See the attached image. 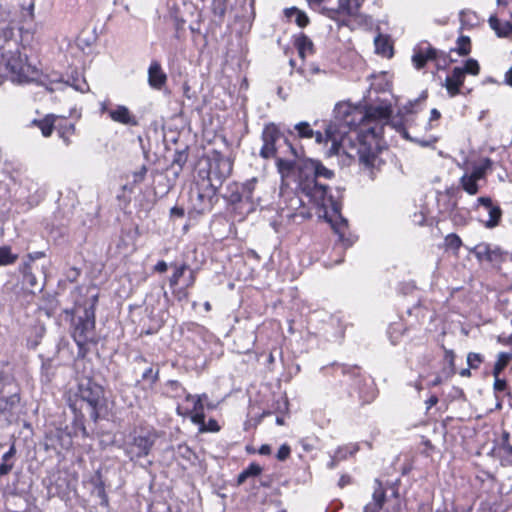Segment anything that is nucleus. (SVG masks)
Instances as JSON below:
<instances>
[{"mask_svg": "<svg viewBox=\"0 0 512 512\" xmlns=\"http://www.w3.org/2000/svg\"><path fill=\"white\" fill-rule=\"evenodd\" d=\"M335 119L327 126L331 139V154L344 153L374 177L384 163L381 153L386 148L383 141L382 121L389 116L390 107L370 106L365 110L350 105H338Z\"/></svg>", "mask_w": 512, "mask_h": 512, "instance_id": "obj_1", "label": "nucleus"}, {"mask_svg": "<svg viewBox=\"0 0 512 512\" xmlns=\"http://www.w3.org/2000/svg\"><path fill=\"white\" fill-rule=\"evenodd\" d=\"M276 166L282 178H293L297 192L305 196L308 203L322 213L331 224L338 235L335 248L343 251L351 247L357 237L349 232L348 221L340 212V203L331 195L329 187L321 181L332 179L335 176L334 171L325 167L319 160L310 158L297 162L277 158Z\"/></svg>", "mask_w": 512, "mask_h": 512, "instance_id": "obj_2", "label": "nucleus"}, {"mask_svg": "<svg viewBox=\"0 0 512 512\" xmlns=\"http://www.w3.org/2000/svg\"><path fill=\"white\" fill-rule=\"evenodd\" d=\"M27 32L15 18V14L6 7H0V52L2 53V66L10 73L13 82L24 84L34 81L38 76L35 66L27 62V56L22 55L21 49Z\"/></svg>", "mask_w": 512, "mask_h": 512, "instance_id": "obj_3", "label": "nucleus"}, {"mask_svg": "<svg viewBox=\"0 0 512 512\" xmlns=\"http://www.w3.org/2000/svg\"><path fill=\"white\" fill-rule=\"evenodd\" d=\"M98 292L95 287L86 289L85 298L77 299L70 311L72 337L80 350L90 342H95V307L98 303Z\"/></svg>", "mask_w": 512, "mask_h": 512, "instance_id": "obj_4", "label": "nucleus"}, {"mask_svg": "<svg viewBox=\"0 0 512 512\" xmlns=\"http://www.w3.org/2000/svg\"><path fill=\"white\" fill-rule=\"evenodd\" d=\"M205 167L198 172L204 184L220 188L232 172V161L218 151H212L204 159Z\"/></svg>", "mask_w": 512, "mask_h": 512, "instance_id": "obj_5", "label": "nucleus"}, {"mask_svg": "<svg viewBox=\"0 0 512 512\" xmlns=\"http://www.w3.org/2000/svg\"><path fill=\"white\" fill-rule=\"evenodd\" d=\"M78 396L85 403L89 418L96 422L105 403L103 387L91 378L83 379L78 385Z\"/></svg>", "mask_w": 512, "mask_h": 512, "instance_id": "obj_6", "label": "nucleus"}, {"mask_svg": "<svg viewBox=\"0 0 512 512\" xmlns=\"http://www.w3.org/2000/svg\"><path fill=\"white\" fill-rule=\"evenodd\" d=\"M399 506L397 488L394 485L385 488L378 479H375L372 501L364 506L363 512H396Z\"/></svg>", "mask_w": 512, "mask_h": 512, "instance_id": "obj_7", "label": "nucleus"}, {"mask_svg": "<svg viewBox=\"0 0 512 512\" xmlns=\"http://www.w3.org/2000/svg\"><path fill=\"white\" fill-rule=\"evenodd\" d=\"M281 138L284 139V142L287 145L290 153L295 158H298L301 151L295 148L290 140L285 136V130H283L279 124H275L273 122L266 124L263 128L261 134L263 145L260 149L259 155L263 159H270L275 157L277 153L276 143Z\"/></svg>", "mask_w": 512, "mask_h": 512, "instance_id": "obj_8", "label": "nucleus"}, {"mask_svg": "<svg viewBox=\"0 0 512 512\" xmlns=\"http://www.w3.org/2000/svg\"><path fill=\"white\" fill-rule=\"evenodd\" d=\"M156 441V435L150 431L141 430L134 433L124 444V452L131 461H137L149 455Z\"/></svg>", "mask_w": 512, "mask_h": 512, "instance_id": "obj_9", "label": "nucleus"}, {"mask_svg": "<svg viewBox=\"0 0 512 512\" xmlns=\"http://www.w3.org/2000/svg\"><path fill=\"white\" fill-rule=\"evenodd\" d=\"M218 188L204 184L203 180L197 182L196 189L191 191L193 209L198 213H205L212 209L216 201Z\"/></svg>", "mask_w": 512, "mask_h": 512, "instance_id": "obj_10", "label": "nucleus"}, {"mask_svg": "<svg viewBox=\"0 0 512 512\" xmlns=\"http://www.w3.org/2000/svg\"><path fill=\"white\" fill-rule=\"evenodd\" d=\"M321 371L325 376H332L341 383L354 381L360 375V368L341 363H332L330 366L322 367Z\"/></svg>", "mask_w": 512, "mask_h": 512, "instance_id": "obj_11", "label": "nucleus"}, {"mask_svg": "<svg viewBox=\"0 0 512 512\" xmlns=\"http://www.w3.org/2000/svg\"><path fill=\"white\" fill-rule=\"evenodd\" d=\"M391 115V112L389 113ZM383 128L385 126H391L394 128L398 133H400L405 139H409L417 144H419L422 147H433L435 143L438 141V137L433 135H428L424 138H412L407 131L403 121L401 118H392L390 119V116H388L386 119H384L382 122Z\"/></svg>", "mask_w": 512, "mask_h": 512, "instance_id": "obj_12", "label": "nucleus"}, {"mask_svg": "<svg viewBox=\"0 0 512 512\" xmlns=\"http://www.w3.org/2000/svg\"><path fill=\"white\" fill-rule=\"evenodd\" d=\"M429 60L436 61L437 67H441L440 60L438 59V50L436 48L427 44L426 46H419L414 49L412 63L416 69H422Z\"/></svg>", "mask_w": 512, "mask_h": 512, "instance_id": "obj_13", "label": "nucleus"}, {"mask_svg": "<svg viewBox=\"0 0 512 512\" xmlns=\"http://www.w3.org/2000/svg\"><path fill=\"white\" fill-rule=\"evenodd\" d=\"M289 219H300L301 221L312 217L309 207H306L304 200L299 195H293L288 200L287 213L285 215Z\"/></svg>", "mask_w": 512, "mask_h": 512, "instance_id": "obj_14", "label": "nucleus"}, {"mask_svg": "<svg viewBox=\"0 0 512 512\" xmlns=\"http://www.w3.org/2000/svg\"><path fill=\"white\" fill-rule=\"evenodd\" d=\"M470 252L473 253L479 261L497 263L502 259L501 249L487 243H480L474 246Z\"/></svg>", "mask_w": 512, "mask_h": 512, "instance_id": "obj_15", "label": "nucleus"}, {"mask_svg": "<svg viewBox=\"0 0 512 512\" xmlns=\"http://www.w3.org/2000/svg\"><path fill=\"white\" fill-rule=\"evenodd\" d=\"M110 119L124 126L135 127L139 125V120L135 114L125 105L115 104L110 111Z\"/></svg>", "mask_w": 512, "mask_h": 512, "instance_id": "obj_16", "label": "nucleus"}, {"mask_svg": "<svg viewBox=\"0 0 512 512\" xmlns=\"http://www.w3.org/2000/svg\"><path fill=\"white\" fill-rule=\"evenodd\" d=\"M464 80V70L461 67H455L451 75L446 77L444 84L450 97H455L460 93V87L464 83Z\"/></svg>", "mask_w": 512, "mask_h": 512, "instance_id": "obj_17", "label": "nucleus"}, {"mask_svg": "<svg viewBox=\"0 0 512 512\" xmlns=\"http://www.w3.org/2000/svg\"><path fill=\"white\" fill-rule=\"evenodd\" d=\"M167 81V76L159 62L153 61L148 69V83L154 89H161Z\"/></svg>", "mask_w": 512, "mask_h": 512, "instance_id": "obj_18", "label": "nucleus"}, {"mask_svg": "<svg viewBox=\"0 0 512 512\" xmlns=\"http://www.w3.org/2000/svg\"><path fill=\"white\" fill-rule=\"evenodd\" d=\"M54 129L65 145L68 146L71 143L70 137L75 132V125L62 117L56 116Z\"/></svg>", "mask_w": 512, "mask_h": 512, "instance_id": "obj_19", "label": "nucleus"}, {"mask_svg": "<svg viewBox=\"0 0 512 512\" xmlns=\"http://www.w3.org/2000/svg\"><path fill=\"white\" fill-rule=\"evenodd\" d=\"M489 26L500 38L508 37L512 34V22L500 21L496 15H491L488 19Z\"/></svg>", "mask_w": 512, "mask_h": 512, "instance_id": "obj_20", "label": "nucleus"}, {"mask_svg": "<svg viewBox=\"0 0 512 512\" xmlns=\"http://www.w3.org/2000/svg\"><path fill=\"white\" fill-rule=\"evenodd\" d=\"M163 393L167 397L178 399L189 394L183 385L177 380H169L164 384Z\"/></svg>", "mask_w": 512, "mask_h": 512, "instance_id": "obj_21", "label": "nucleus"}, {"mask_svg": "<svg viewBox=\"0 0 512 512\" xmlns=\"http://www.w3.org/2000/svg\"><path fill=\"white\" fill-rule=\"evenodd\" d=\"M91 482L94 486L93 493L100 499V505L107 507L109 499L105 491V484L100 471L96 472Z\"/></svg>", "mask_w": 512, "mask_h": 512, "instance_id": "obj_22", "label": "nucleus"}, {"mask_svg": "<svg viewBox=\"0 0 512 512\" xmlns=\"http://www.w3.org/2000/svg\"><path fill=\"white\" fill-rule=\"evenodd\" d=\"M287 134L300 139H311L314 137V130L311 125L306 121H301L294 125V128L287 129Z\"/></svg>", "mask_w": 512, "mask_h": 512, "instance_id": "obj_23", "label": "nucleus"}, {"mask_svg": "<svg viewBox=\"0 0 512 512\" xmlns=\"http://www.w3.org/2000/svg\"><path fill=\"white\" fill-rule=\"evenodd\" d=\"M284 14L289 21H294L301 28H304L309 24L307 14L296 7L286 8L284 10Z\"/></svg>", "mask_w": 512, "mask_h": 512, "instance_id": "obj_24", "label": "nucleus"}, {"mask_svg": "<svg viewBox=\"0 0 512 512\" xmlns=\"http://www.w3.org/2000/svg\"><path fill=\"white\" fill-rule=\"evenodd\" d=\"M55 120L56 115L50 114L41 120L34 119L32 124L41 130L44 137H49L55 128Z\"/></svg>", "mask_w": 512, "mask_h": 512, "instance_id": "obj_25", "label": "nucleus"}, {"mask_svg": "<svg viewBox=\"0 0 512 512\" xmlns=\"http://www.w3.org/2000/svg\"><path fill=\"white\" fill-rule=\"evenodd\" d=\"M493 161L490 158H483L479 164L474 165L471 175L478 180L485 179L488 171L492 170Z\"/></svg>", "mask_w": 512, "mask_h": 512, "instance_id": "obj_26", "label": "nucleus"}, {"mask_svg": "<svg viewBox=\"0 0 512 512\" xmlns=\"http://www.w3.org/2000/svg\"><path fill=\"white\" fill-rule=\"evenodd\" d=\"M295 46L301 57L310 54L313 51V42L305 34L301 33L295 40Z\"/></svg>", "mask_w": 512, "mask_h": 512, "instance_id": "obj_27", "label": "nucleus"}, {"mask_svg": "<svg viewBox=\"0 0 512 512\" xmlns=\"http://www.w3.org/2000/svg\"><path fill=\"white\" fill-rule=\"evenodd\" d=\"M479 180L477 178L472 177L471 174L465 173L460 178V185L465 192L469 195H475L479 191V186L477 184Z\"/></svg>", "mask_w": 512, "mask_h": 512, "instance_id": "obj_28", "label": "nucleus"}, {"mask_svg": "<svg viewBox=\"0 0 512 512\" xmlns=\"http://www.w3.org/2000/svg\"><path fill=\"white\" fill-rule=\"evenodd\" d=\"M375 51L382 56L392 55V46L387 37L379 34L374 39Z\"/></svg>", "mask_w": 512, "mask_h": 512, "instance_id": "obj_29", "label": "nucleus"}, {"mask_svg": "<svg viewBox=\"0 0 512 512\" xmlns=\"http://www.w3.org/2000/svg\"><path fill=\"white\" fill-rule=\"evenodd\" d=\"M177 414L181 416H189L191 421L199 426V429L204 427L205 423V414L204 411L200 412H192L190 410H183V408L178 405L176 408Z\"/></svg>", "mask_w": 512, "mask_h": 512, "instance_id": "obj_30", "label": "nucleus"}, {"mask_svg": "<svg viewBox=\"0 0 512 512\" xmlns=\"http://www.w3.org/2000/svg\"><path fill=\"white\" fill-rule=\"evenodd\" d=\"M262 472V467L257 463H250L247 468H245L237 478V483L239 485L243 484L246 479L250 477H255L260 475Z\"/></svg>", "mask_w": 512, "mask_h": 512, "instance_id": "obj_31", "label": "nucleus"}, {"mask_svg": "<svg viewBox=\"0 0 512 512\" xmlns=\"http://www.w3.org/2000/svg\"><path fill=\"white\" fill-rule=\"evenodd\" d=\"M358 451H359V445L357 443H350V444L338 447L336 449V451L334 452V454L338 460L343 461V460L347 459L348 456H352V455L356 454Z\"/></svg>", "mask_w": 512, "mask_h": 512, "instance_id": "obj_32", "label": "nucleus"}, {"mask_svg": "<svg viewBox=\"0 0 512 512\" xmlns=\"http://www.w3.org/2000/svg\"><path fill=\"white\" fill-rule=\"evenodd\" d=\"M17 259L18 255L12 252L10 246H0V266L12 265Z\"/></svg>", "mask_w": 512, "mask_h": 512, "instance_id": "obj_33", "label": "nucleus"}, {"mask_svg": "<svg viewBox=\"0 0 512 512\" xmlns=\"http://www.w3.org/2000/svg\"><path fill=\"white\" fill-rule=\"evenodd\" d=\"M460 22L465 28H472L479 22L477 14L472 10H462L460 12Z\"/></svg>", "mask_w": 512, "mask_h": 512, "instance_id": "obj_34", "label": "nucleus"}, {"mask_svg": "<svg viewBox=\"0 0 512 512\" xmlns=\"http://www.w3.org/2000/svg\"><path fill=\"white\" fill-rule=\"evenodd\" d=\"M489 219L484 221V225L487 228H494L496 227L501 219L502 216V210L498 205H495L493 207H490V209H487Z\"/></svg>", "mask_w": 512, "mask_h": 512, "instance_id": "obj_35", "label": "nucleus"}, {"mask_svg": "<svg viewBox=\"0 0 512 512\" xmlns=\"http://www.w3.org/2000/svg\"><path fill=\"white\" fill-rule=\"evenodd\" d=\"M511 358L512 355L505 352H500L498 354L497 360L493 367V376L495 378H497L501 374V372L506 368Z\"/></svg>", "mask_w": 512, "mask_h": 512, "instance_id": "obj_36", "label": "nucleus"}, {"mask_svg": "<svg viewBox=\"0 0 512 512\" xmlns=\"http://www.w3.org/2000/svg\"><path fill=\"white\" fill-rule=\"evenodd\" d=\"M20 271L23 275L24 283L30 285L32 288L37 286V278L32 272V267L29 262H24L20 268Z\"/></svg>", "mask_w": 512, "mask_h": 512, "instance_id": "obj_37", "label": "nucleus"}, {"mask_svg": "<svg viewBox=\"0 0 512 512\" xmlns=\"http://www.w3.org/2000/svg\"><path fill=\"white\" fill-rule=\"evenodd\" d=\"M452 51H456L461 56H466L471 51V41L468 36H460L457 40V47Z\"/></svg>", "mask_w": 512, "mask_h": 512, "instance_id": "obj_38", "label": "nucleus"}, {"mask_svg": "<svg viewBox=\"0 0 512 512\" xmlns=\"http://www.w3.org/2000/svg\"><path fill=\"white\" fill-rule=\"evenodd\" d=\"M20 401V398L17 394H13L7 398H0V412L3 413L12 409L15 405H17Z\"/></svg>", "mask_w": 512, "mask_h": 512, "instance_id": "obj_39", "label": "nucleus"}, {"mask_svg": "<svg viewBox=\"0 0 512 512\" xmlns=\"http://www.w3.org/2000/svg\"><path fill=\"white\" fill-rule=\"evenodd\" d=\"M188 160V153L186 150L176 151L172 160V167L177 166L178 171H176V174L179 173V171L182 170L183 166L186 164Z\"/></svg>", "mask_w": 512, "mask_h": 512, "instance_id": "obj_40", "label": "nucleus"}, {"mask_svg": "<svg viewBox=\"0 0 512 512\" xmlns=\"http://www.w3.org/2000/svg\"><path fill=\"white\" fill-rule=\"evenodd\" d=\"M187 269H188V265L185 263L180 266H177L175 268L173 274L171 275V277L169 279V284L171 287H175L178 284L179 279L184 275V273Z\"/></svg>", "mask_w": 512, "mask_h": 512, "instance_id": "obj_41", "label": "nucleus"}, {"mask_svg": "<svg viewBox=\"0 0 512 512\" xmlns=\"http://www.w3.org/2000/svg\"><path fill=\"white\" fill-rule=\"evenodd\" d=\"M464 70V75L471 74V75H478L480 71L479 63L475 59H468L465 62L464 67H461Z\"/></svg>", "mask_w": 512, "mask_h": 512, "instance_id": "obj_42", "label": "nucleus"}, {"mask_svg": "<svg viewBox=\"0 0 512 512\" xmlns=\"http://www.w3.org/2000/svg\"><path fill=\"white\" fill-rule=\"evenodd\" d=\"M445 242H446V245L448 248L456 250V251L462 245L461 238L457 234H454V233L447 235L445 238Z\"/></svg>", "mask_w": 512, "mask_h": 512, "instance_id": "obj_43", "label": "nucleus"}, {"mask_svg": "<svg viewBox=\"0 0 512 512\" xmlns=\"http://www.w3.org/2000/svg\"><path fill=\"white\" fill-rule=\"evenodd\" d=\"M186 401L193 402V408L189 409L192 412L204 411L203 402H201V396H194L192 394H186Z\"/></svg>", "mask_w": 512, "mask_h": 512, "instance_id": "obj_44", "label": "nucleus"}, {"mask_svg": "<svg viewBox=\"0 0 512 512\" xmlns=\"http://www.w3.org/2000/svg\"><path fill=\"white\" fill-rule=\"evenodd\" d=\"M482 362L483 356L479 353L470 352L467 355V363L471 369H477Z\"/></svg>", "mask_w": 512, "mask_h": 512, "instance_id": "obj_45", "label": "nucleus"}, {"mask_svg": "<svg viewBox=\"0 0 512 512\" xmlns=\"http://www.w3.org/2000/svg\"><path fill=\"white\" fill-rule=\"evenodd\" d=\"M212 10L214 15L222 18L226 13V0H213Z\"/></svg>", "mask_w": 512, "mask_h": 512, "instance_id": "obj_46", "label": "nucleus"}, {"mask_svg": "<svg viewBox=\"0 0 512 512\" xmlns=\"http://www.w3.org/2000/svg\"><path fill=\"white\" fill-rule=\"evenodd\" d=\"M142 380L150 381L151 384H155L159 379V369L153 370L152 367H148L142 374Z\"/></svg>", "mask_w": 512, "mask_h": 512, "instance_id": "obj_47", "label": "nucleus"}, {"mask_svg": "<svg viewBox=\"0 0 512 512\" xmlns=\"http://www.w3.org/2000/svg\"><path fill=\"white\" fill-rule=\"evenodd\" d=\"M256 182H257V179L256 178H252L248 181H246L243 186H242V194L247 198V199H251L252 197V193H253V190L255 188V185H256Z\"/></svg>", "mask_w": 512, "mask_h": 512, "instance_id": "obj_48", "label": "nucleus"}, {"mask_svg": "<svg viewBox=\"0 0 512 512\" xmlns=\"http://www.w3.org/2000/svg\"><path fill=\"white\" fill-rule=\"evenodd\" d=\"M147 171H148L147 167L145 165H142L138 171L133 172L132 184L137 185V184L142 183L146 177Z\"/></svg>", "mask_w": 512, "mask_h": 512, "instance_id": "obj_49", "label": "nucleus"}, {"mask_svg": "<svg viewBox=\"0 0 512 512\" xmlns=\"http://www.w3.org/2000/svg\"><path fill=\"white\" fill-rule=\"evenodd\" d=\"M444 350V360L447 362L451 372L454 373L455 370V353L453 350L447 349L443 347Z\"/></svg>", "mask_w": 512, "mask_h": 512, "instance_id": "obj_50", "label": "nucleus"}, {"mask_svg": "<svg viewBox=\"0 0 512 512\" xmlns=\"http://www.w3.org/2000/svg\"><path fill=\"white\" fill-rule=\"evenodd\" d=\"M220 426L215 419H209L208 423H204V427L200 428V432H218Z\"/></svg>", "mask_w": 512, "mask_h": 512, "instance_id": "obj_51", "label": "nucleus"}, {"mask_svg": "<svg viewBox=\"0 0 512 512\" xmlns=\"http://www.w3.org/2000/svg\"><path fill=\"white\" fill-rule=\"evenodd\" d=\"M291 453V448L288 444H283L280 446L277 454H276V458L279 460V461H285L289 455Z\"/></svg>", "mask_w": 512, "mask_h": 512, "instance_id": "obj_52", "label": "nucleus"}, {"mask_svg": "<svg viewBox=\"0 0 512 512\" xmlns=\"http://www.w3.org/2000/svg\"><path fill=\"white\" fill-rule=\"evenodd\" d=\"M16 455V448H15V444L13 443L9 450L7 452H5L2 457H1V460L2 462H5V463H14L13 459Z\"/></svg>", "mask_w": 512, "mask_h": 512, "instance_id": "obj_53", "label": "nucleus"}, {"mask_svg": "<svg viewBox=\"0 0 512 512\" xmlns=\"http://www.w3.org/2000/svg\"><path fill=\"white\" fill-rule=\"evenodd\" d=\"M420 100L421 98L415 99L414 101H409L400 109V112L406 115L414 113V106L418 105L420 103Z\"/></svg>", "mask_w": 512, "mask_h": 512, "instance_id": "obj_54", "label": "nucleus"}, {"mask_svg": "<svg viewBox=\"0 0 512 512\" xmlns=\"http://www.w3.org/2000/svg\"><path fill=\"white\" fill-rule=\"evenodd\" d=\"M441 117V114L440 112L436 109V108H433L430 112V118H429V121L428 123L426 124V129H432L434 128V122L435 121H438Z\"/></svg>", "mask_w": 512, "mask_h": 512, "instance_id": "obj_55", "label": "nucleus"}, {"mask_svg": "<svg viewBox=\"0 0 512 512\" xmlns=\"http://www.w3.org/2000/svg\"><path fill=\"white\" fill-rule=\"evenodd\" d=\"M493 387H494V390L496 393L505 391L507 388V382H506V380L501 379L498 376L497 378H495Z\"/></svg>", "mask_w": 512, "mask_h": 512, "instance_id": "obj_56", "label": "nucleus"}, {"mask_svg": "<svg viewBox=\"0 0 512 512\" xmlns=\"http://www.w3.org/2000/svg\"><path fill=\"white\" fill-rule=\"evenodd\" d=\"M114 104H112L109 100L103 101L100 103V113L107 114L110 118V111L113 110Z\"/></svg>", "mask_w": 512, "mask_h": 512, "instance_id": "obj_57", "label": "nucleus"}, {"mask_svg": "<svg viewBox=\"0 0 512 512\" xmlns=\"http://www.w3.org/2000/svg\"><path fill=\"white\" fill-rule=\"evenodd\" d=\"M299 444L305 452H312L315 449L314 443L308 439H301Z\"/></svg>", "mask_w": 512, "mask_h": 512, "instance_id": "obj_58", "label": "nucleus"}, {"mask_svg": "<svg viewBox=\"0 0 512 512\" xmlns=\"http://www.w3.org/2000/svg\"><path fill=\"white\" fill-rule=\"evenodd\" d=\"M314 138H315L316 143H318V144H322V143L328 142V141L331 142V139L327 137V129L325 130L324 135L319 131H314Z\"/></svg>", "mask_w": 512, "mask_h": 512, "instance_id": "obj_59", "label": "nucleus"}, {"mask_svg": "<svg viewBox=\"0 0 512 512\" xmlns=\"http://www.w3.org/2000/svg\"><path fill=\"white\" fill-rule=\"evenodd\" d=\"M14 467V463L1 462L0 464V477L5 476L11 472Z\"/></svg>", "mask_w": 512, "mask_h": 512, "instance_id": "obj_60", "label": "nucleus"}, {"mask_svg": "<svg viewBox=\"0 0 512 512\" xmlns=\"http://www.w3.org/2000/svg\"><path fill=\"white\" fill-rule=\"evenodd\" d=\"M171 217L182 218L185 215V210L182 207L174 206L170 210Z\"/></svg>", "mask_w": 512, "mask_h": 512, "instance_id": "obj_61", "label": "nucleus"}, {"mask_svg": "<svg viewBox=\"0 0 512 512\" xmlns=\"http://www.w3.org/2000/svg\"><path fill=\"white\" fill-rule=\"evenodd\" d=\"M477 203L483 207H485L486 209H490V207H493V202H492V199L490 197H479L477 199Z\"/></svg>", "mask_w": 512, "mask_h": 512, "instance_id": "obj_62", "label": "nucleus"}, {"mask_svg": "<svg viewBox=\"0 0 512 512\" xmlns=\"http://www.w3.org/2000/svg\"><path fill=\"white\" fill-rule=\"evenodd\" d=\"M44 257H45V253L42 252V251H36V252H33V253H29L27 255V258H28L27 262H29L31 264L35 260L40 259V258H44Z\"/></svg>", "mask_w": 512, "mask_h": 512, "instance_id": "obj_63", "label": "nucleus"}, {"mask_svg": "<svg viewBox=\"0 0 512 512\" xmlns=\"http://www.w3.org/2000/svg\"><path fill=\"white\" fill-rule=\"evenodd\" d=\"M168 265L165 261L161 260L154 266V270L159 273H164L167 271Z\"/></svg>", "mask_w": 512, "mask_h": 512, "instance_id": "obj_64", "label": "nucleus"}]
</instances>
